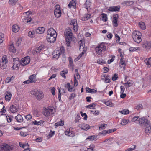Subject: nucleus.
I'll return each mask as SVG.
<instances>
[{"label":"nucleus","instance_id":"1","mask_svg":"<svg viewBox=\"0 0 151 151\" xmlns=\"http://www.w3.org/2000/svg\"><path fill=\"white\" fill-rule=\"evenodd\" d=\"M31 93L32 95L34 96L38 100H41L42 99L44 96V95L42 91L36 89L31 91Z\"/></svg>","mask_w":151,"mask_h":151},{"label":"nucleus","instance_id":"2","mask_svg":"<svg viewBox=\"0 0 151 151\" xmlns=\"http://www.w3.org/2000/svg\"><path fill=\"white\" fill-rule=\"evenodd\" d=\"M64 33L67 44V46H69L70 45V42L72 40L73 33L70 29L65 30Z\"/></svg>","mask_w":151,"mask_h":151},{"label":"nucleus","instance_id":"3","mask_svg":"<svg viewBox=\"0 0 151 151\" xmlns=\"http://www.w3.org/2000/svg\"><path fill=\"white\" fill-rule=\"evenodd\" d=\"M142 34L138 31H135L132 33V37L135 42L139 43L142 41Z\"/></svg>","mask_w":151,"mask_h":151},{"label":"nucleus","instance_id":"4","mask_svg":"<svg viewBox=\"0 0 151 151\" xmlns=\"http://www.w3.org/2000/svg\"><path fill=\"white\" fill-rule=\"evenodd\" d=\"M55 112V110L53 107H49L44 109L43 113L45 116H48L54 114Z\"/></svg>","mask_w":151,"mask_h":151},{"label":"nucleus","instance_id":"5","mask_svg":"<svg viewBox=\"0 0 151 151\" xmlns=\"http://www.w3.org/2000/svg\"><path fill=\"white\" fill-rule=\"evenodd\" d=\"M106 46L104 43H102L98 45L96 47L95 50L97 54L99 55L101 54L102 51L106 50Z\"/></svg>","mask_w":151,"mask_h":151},{"label":"nucleus","instance_id":"6","mask_svg":"<svg viewBox=\"0 0 151 151\" xmlns=\"http://www.w3.org/2000/svg\"><path fill=\"white\" fill-rule=\"evenodd\" d=\"M13 65L12 68L13 70L17 69L19 68V66L20 61L19 59L18 58H14L13 59Z\"/></svg>","mask_w":151,"mask_h":151},{"label":"nucleus","instance_id":"7","mask_svg":"<svg viewBox=\"0 0 151 151\" xmlns=\"http://www.w3.org/2000/svg\"><path fill=\"white\" fill-rule=\"evenodd\" d=\"M60 6L59 5H57L55 7L54 11V14L55 17L57 18L60 17L61 14V10L60 9Z\"/></svg>","mask_w":151,"mask_h":151},{"label":"nucleus","instance_id":"8","mask_svg":"<svg viewBox=\"0 0 151 151\" xmlns=\"http://www.w3.org/2000/svg\"><path fill=\"white\" fill-rule=\"evenodd\" d=\"M11 148L10 146L6 144L0 145V151H10Z\"/></svg>","mask_w":151,"mask_h":151},{"label":"nucleus","instance_id":"9","mask_svg":"<svg viewBox=\"0 0 151 151\" xmlns=\"http://www.w3.org/2000/svg\"><path fill=\"white\" fill-rule=\"evenodd\" d=\"M30 62V58L27 56L22 58L21 60L20 64L22 66H24Z\"/></svg>","mask_w":151,"mask_h":151},{"label":"nucleus","instance_id":"10","mask_svg":"<svg viewBox=\"0 0 151 151\" xmlns=\"http://www.w3.org/2000/svg\"><path fill=\"white\" fill-rule=\"evenodd\" d=\"M139 121L140 124L145 125L146 126L149 125L150 124L148 120L144 117L139 118Z\"/></svg>","mask_w":151,"mask_h":151},{"label":"nucleus","instance_id":"11","mask_svg":"<svg viewBox=\"0 0 151 151\" xmlns=\"http://www.w3.org/2000/svg\"><path fill=\"white\" fill-rule=\"evenodd\" d=\"M119 18V15L116 14L113 15V18L112 19V23L114 26L115 27H116L118 26V21Z\"/></svg>","mask_w":151,"mask_h":151},{"label":"nucleus","instance_id":"12","mask_svg":"<svg viewBox=\"0 0 151 151\" xmlns=\"http://www.w3.org/2000/svg\"><path fill=\"white\" fill-rule=\"evenodd\" d=\"M142 47L146 49H149L151 47V43L146 41H144L142 43Z\"/></svg>","mask_w":151,"mask_h":151},{"label":"nucleus","instance_id":"13","mask_svg":"<svg viewBox=\"0 0 151 151\" xmlns=\"http://www.w3.org/2000/svg\"><path fill=\"white\" fill-rule=\"evenodd\" d=\"M70 24L73 26V29L75 32L78 30V24L77 20L76 19H73L71 20Z\"/></svg>","mask_w":151,"mask_h":151},{"label":"nucleus","instance_id":"14","mask_svg":"<svg viewBox=\"0 0 151 151\" xmlns=\"http://www.w3.org/2000/svg\"><path fill=\"white\" fill-rule=\"evenodd\" d=\"M56 36H54L49 34H47V41L50 43L54 42L56 40Z\"/></svg>","mask_w":151,"mask_h":151},{"label":"nucleus","instance_id":"15","mask_svg":"<svg viewBox=\"0 0 151 151\" xmlns=\"http://www.w3.org/2000/svg\"><path fill=\"white\" fill-rule=\"evenodd\" d=\"M78 126L82 129L86 131L88 130L90 127V126L89 125L86 124H80L78 125Z\"/></svg>","mask_w":151,"mask_h":151},{"label":"nucleus","instance_id":"16","mask_svg":"<svg viewBox=\"0 0 151 151\" xmlns=\"http://www.w3.org/2000/svg\"><path fill=\"white\" fill-rule=\"evenodd\" d=\"M120 6L119 5L117 6H113L109 7L108 10L111 12H119L120 10Z\"/></svg>","mask_w":151,"mask_h":151},{"label":"nucleus","instance_id":"17","mask_svg":"<svg viewBox=\"0 0 151 151\" xmlns=\"http://www.w3.org/2000/svg\"><path fill=\"white\" fill-rule=\"evenodd\" d=\"M47 33V34L57 37V34L56 31L52 28H50L48 29Z\"/></svg>","mask_w":151,"mask_h":151},{"label":"nucleus","instance_id":"18","mask_svg":"<svg viewBox=\"0 0 151 151\" xmlns=\"http://www.w3.org/2000/svg\"><path fill=\"white\" fill-rule=\"evenodd\" d=\"M18 108L17 105H12L10 107L9 110L12 113H15L17 112L18 111Z\"/></svg>","mask_w":151,"mask_h":151},{"label":"nucleus","instance_id":"19","mask_svg":"<svg viewBox=\"0 0 151 151\" xmlns=\"http://www.w3.org/2000/svg\"><path fill=\"white\" fill-rule=\"evenodd\" d=\"M5 100L6 101H9L12 96L11 93L9 91H7L5 92Z\"/></svg>","mask_w":151,"mask_h":151},{"label":"nucleus","instance_id":"20","mask_svg":"<svg viewBox=\"0 0 151 151\" xmlns=\"http://www.w3.org/2000/svg\"><path fill=\"white\" fill-rule=\"evenodd\" d=\"M65 134L68 136L73 137L75 136V133L73 131H70V130H67L65 132Z\"/></svg>","mask_w":151,"mask_h":151},{"label":"nucleus","instance_id":"21","mask_svg":"<svg viewBox=\"0 0 151 151\" xmlns=\"http://www.w3.org/2000/svg\"><path fill=\"white\" fill-rule=\"evenodd\" d=\"M116 129H115V128L110 129L108 130L107 131H106V130H105V131H104L101 132L100 133V134H104V135H105L106 134H107V133H109L115 131H116Z\"/></svg>","mask_w":151,"mask_h":151},{"label":"nucleus","instance_id":"22","mask_svg":"<svg viewBox=\"0 0 151 151\" xmlns=\"http://www.w3.org/2000/svg\"><path fill=\"white\" fill-rule=\"evenodd\" d=\"M35 30L36 34H41L44 33L45 29L43 27H39Z\"/></svg>","mask_w":151,"mask_h":151},{"label":"nucleus","instance_id":"23","mask_svg":"<svg viewBox=\"0 0 151 151\" xmlns=\"http://www.w3.org/2000/svg\"><path fill=\"white\" fill-rule=\"evenodd\" d=\"M15 119L19 123L22 122L23 121V119L20 114H18L15 117Z\"/></svg>","mask_w":151,"mask_h":151},{"label":"nucleus","instance_id":"24","mask_svg":"<svg viewBox=\"0 0 151 151\" xmlns=\"http://www.w3.org/2000/svg\"><path fill=\"white\" fill-rule=\"evenodd\" d=\"M60 55V54L59 51L57 50L54 51L52 54L53 57L57 59H58L59 58Z\"/></svg>","mask_w":151,"mask_h":151},{"label":"nucleus","instance_id":"25","mask_svg":"<svg viewBox=\"0 0 151 151\" xmlns=\"http://www.w3.org/2000/svg\"><path fill=\"white\" fill-rule=\"evenodd\" d=\"M29 78L32 83H35L37 81L36 76L35 74H32L29 77Z\"/></svg>","mask_w":151,"mask_h":151},{"label":"nucleus","instance_id":"26","mask_svg":"<svg viewBox=\"0 0 151 151\" xmlns=\"http://www.w3.org/2000/svg\"><path fill=\"white\" fill-rule=\"evenodd\" d=\"M122 83L125 86L126 88L130 87L133 85L132 81L131 80L128 81L127 83Z\"/></svg>","mask_w":151,"mask_h":151},{"label":"nucleus","instance_id":"27","mask_svg":"<svg viewBox=\"0 0 151 151\" xmlns=\"http://www.w3.org/2000/svg\"><path fill=\"white\" fill-rule=\"evenodd\" d=\"M36 32L35 30L30 31L28 33V36L30 37H33L35 36Z\"/></svg>","mask_w":151,"mask_h":151},{"label":"nucleus","instance_id":"28","mask_svg":"<svg viewBox=\"0 0 151 151\" xmlns=\"http://www.w3.org/2000/svg\"><path fill=\"white\" fill-rule=\"evenodd\" d=\"M44 45H41L39 47L37 48L35 50V52H33V53H39L42 50L44 49Z\"/></svg>","mask_w":151,"mask_h":151},{"label":"nucleus","instance_id":"29","mask_svg":"<svg viewBox=\"0 0 151 151\" xmlns=\"http://www.w3.org/2000/svg\"><path fill=\"white\" fill-rule=\"evenodd\" d=\"M20 29V27L17 24L14 25L12 27V31L15 32H18Z\"/></svg>","mask_w":151,"mask_h":151},{"label":"nucleus","instance_id":"30","mask_svg":"<svg viewBox=\"0 0 151 151\" xmlns=\"http://www.w3.org/2000/svg\"><path fill=\"white\" fill-rule=\"evenodd\" d=\"M65 86L67 87L68 90L69 92L73 91L74 90L73 86H71L69 83L65 85Z\"/></svg>","mask_w":151,"mask_h":151},{"label":"nucleus","instance_id":"31","mask_svg":"<svg viewBox=\"0 0 151 151\" xmlns=\"http://www.w3.org/2000/svg\"><path fill=\"white\" fill-rule=\"evenodd\" d=\"M151 132V127L150 124L149 125L146 126L145 132L146 134H148Z\"/></svg>","mask_w":151,"mask_h":151},{"label":"nucleus","instance_id":"32","mask_svg":"<svg viewBox=\"0 0 151 151\" xmlns=\"http://www.w3.org/2000/svg\"><path fill=\"white\" fill-rule=\"evenodd\" d=\"M32 20V18L28 16L23 19L22 21L24 23H28L31 22Z\"/></svg>","mask_w":151,"mask_h":151},{"label":"nucleus","instance_id":"33","mask_svg":"<svg viewBox=\"0 0 151 151\" xmlns=\"http://www.w3.org/2000/svg\"><path fill=\"white\" fill-rule=\"evenodd\" d=\"M80 45L79 49L81 50L84 48L85 46V43L83 40H81L79 42Z\"/></svg>","mask_w":151,"mask_h":151},{"label":"nucleus","instance_id":"34","mask_svg":"<svg viewBox=\"0 0 151 151\" xmlns=\"http://www.w3.org/2000/svg\"><path fill=\"white\" fill-rule=\"evenodd\" d=\"M145 62L146 64L149 67L151 66V57L148 59H146Z\"/></svg>","mask_w":151,"mask_h":151},{"label":"nucleus","instance_id":"35","mask_svg":"<svg viewBox=\"0 0 151 151\" xmlns=\"http://www.w3.org/2000/svg\"><path fill=\"white\" fill-rule=\"evenodd\" d=\"M9 49L10 52H14L16 51V49L15 48L14 45L13 44L11 45H9Z\"/></svg>","mask_w":151,"mask_h":151},{"label":"nucleus","instance_id":"36","mask_svg":"<svg viewBox=\"0 0 151 151\" xmlns=\"http://www.w3.org/2000/svg\"><path fill=\"white\" fill-rule=\"evenodd\" d=\"M86 92L87 93H96L97 92V91L94 89H91L88 87H86Z\"/></svg>","mask_w":151,"mask_h":151},{"label":"nucleus","instance_id":"37","mask_svg":"<svg viewBox=\"0 0 151 151\" xmlns=\"http://www.w3.org/2000/svg\"><path fill=\"white\" fill-rule=\"evenodd\" d=\"M68 73V70H63L61 71L60 72V75L62 77L64 78L65 79L66 78V76H65V74H67Z\"/></svg>","mask_w":151,"mask_h":151},{"label":"nucleus","instance_id":"38","mask_svg":"<svg viewBox=\"0 0 151 151\" xmlns=\"http://www.w3.org/2000/svg\"><path fill=\"white\" fill-rule=\"evenodd\" d=\"M134 3V1H124L123 2L124 5L126 6H129L132 5Z\"/></svg>","mask_w":151,"mask_h":151},{"label":"nucleus","instance_id":"39","mask_svg":"<svg viewBox=\"0 0 151 151\" xmlns=\"http://www.w3.org/2000/svg\"><path fill=\"white\" fill-rule=\"evenodd\" d=\"M139 26L142 29H145L146 28V26L145 23L143 22H140L139 24Z\"/></svg>","mask_w":151,"mask_h":151},{"label":"nucleus","instance_id":"40","mask_svg":"<svg viewBox=\"0 0 151 151\" xmlns=\"http://www.w3.org/2000/svg\"><path fill=\"white\" fill-rule=\"evenodd\" d=\"M129 122V120L123 119L122 120L121 124L122 125H124L127 124Z\"/></svg>","mask_w":151,"mask_h":151},{"label":"nucleus","instance_id":"41","mask_svg":"<svg viewBox=\"0 0 151 151\" xmlns=\"http://www.w3.org/2000/svg\"><path fill=\"white\" fill-rule=\"evenodd\" d=\"M104 103L106 105L110 107H113L114 105V104L109 101H107L104 102Z\"/></svg>","mask_w":151,"mask_h":151},{"label":"nucleus","instance_id":"42","mask_svg":"<svg viewBox=\"0 0 151 151\" xmlns=\"http://www.w3.org/2000/svg\"><path fill=\"white\" fill-rule=\"evenodd\" d=\"M18 0H9V4L12 6L15 5Z\"/></svg>","mask_w":151,"mask_h":151},{"label":"nucleus","instance_id":"43","mask_svg":"<svg viewBox=\"0 0 151 151\" xmlns=\"http://www.w3.org/2000/svg\"><path fill=\"white\" fill-rule=\"evenodd\" d=\"M119 112L123 114L126 115L129 113V111L128 110H125V109H123L121 111H119Z\"/></svg>","mask_w":151,"mask_h":151},{"label":"nucleus","instance_id":"44","mask_svg":"<svg viewBox=\"0 0 151 151\" xmlns=\"http://www.w3.org/2000/svg\"><path fill=\"white\" fill-rule=\"evenodd\" d=\"M96 137L94 135L90 136L88 137L86 140L90 141L96 139Z\"/></svg>","mask_w":151,"mask_h":151},{"label":"nucleus","instance_id":"45","mask_svg":"<svg viewBox=\"0 0 151 151\" xmlns=\"http://www.w3.org/2000/svg\"><path fill=\"white\" fill-rule=\"evenodd\" d=\"M7 63L1 62L0 63V68L1 69H4L6 67Z\"/></svg>","mask_w":151,"mask_h":151},{"label":"nucleus","instance_id":"46","mask_svg":"<svg viewBox=\"0 0 151 151\" xmlns=\"http://www.w3.org/2000/svg\"><path fill=\"white\" fill-rule=\"evenodd\" d=\"M76 4L74 0L71 1L68 5V7L69 8H71L72 6H74Z\"/></svg>","mask_w":151,"mask_h":151},{"label":"nucleus","instance_id":"47","mask_svg":"<svg viewBox=\"0 0 151 151\" xmlns=\"http://www.w3.org/2000/svg\"><path fill=\"white\" fill-rule=\"evenodd\" d=\"M90 2L86 1L84 4V7L86 9H88V8L90 7Z\"/></svg>","mask_w":151,"mask_h":151},{"label":"nucleus","instance_id":"48","mask_svg":"<svg viewBox=\"0 0 151 151\" xmlns=\"http://www.w3.org/2000/svg\"><path fill=\"white\" fill-rule=\"evenodd\" d=\"M58 50L59 51L60 54L64 55L65 49L63 47H61L60 50Z\"/></svg>","mask_w":151,"mask_h":151},{"label":"nucleus","instance_id":"49","mask_svg":"<svg viewBox=\"0 0 151 151\" xmlns=\"http://www.w3.org/2000/svg\"><path fill=\"white\" fill-rule=\"evenodd\" d=\"M43 121L41 120L39 121H37L35 120L33 122V123L35 125H40V124L43 123Z\"/></svg>","mask_w":151,"mask_h":151},{"label":"nucleus","instance_id":"50","mask_svg":"<svg viewBox=\"0 0 151 151\" xmlns=\"http://www.w3.org/2000/svg\"><path fill=\"white\" fill-rule=\"evenodd\" d=\"M102 20L104 22H106L107 20V15L103 13L102 14Z\"/></svg>","mask_w":151,"mask_h":151},{"label":"nucleus","instance_id":"51","mask_svg":"<svg viewBox=\"0 0 151 151\" xmlns=\"http://www.w3.org/2000/svg\"><path fill=\"white\" fill-rule=\"evenodd\" d=\"M124 56H122V57L121 58L120 60V64L122 65H124L125 66L126 65V64L125 63V61L124 60Z\"/></svg>","mask_w":151,"mask_h":151},{"label":"nucleus","instance_id":"52","mask_svg":"<svg viewBox=\"0 0 151 151\" xmlns=\"http://www.w3.org/2000/svg\"><path fill=\"white\" fill-rule=\"evenodd\" d=\"M4 39V35L3 34L0 33V44L2 43Z\"/></svg>","mask_w":151,"mask_h":151},{"label":"nucleus","instance_id":"53","mask_svg":"<svg viewBox=\"0 0 151 151\" xmlns=\"http://www.w3.org/2000/svg\"><path fill=\"white\" fill-rule=\"evenodd\" d=\"M2 61L1 62H4L5 63H7V59L6 56V55H4L2 58Z\"/></svg>","mask_w":151,"mask_h":151},{"label":"nucleus","instance_id":"54","mask_svg":"<svg viewBox=\"0 0 151 151\" xmlns=\"http://www.w3.org/2000/svg\"><path fill=\"white\" fill-rule=\"evenodd\" d=\"M81 115L82 117L84 116V117L83 118V119L84 120H86L87 119V116L86 114V113H83L81 111L80 112Z\"/></svg>","mask_w":151,"mask_h":151},{"label":"nucleus","instance_id":"55","mask_svg":"<svg viewBox=\"0 0 151 151\" xmlns=\"http://www.w3.org/2000/svg\"><path fill=\"white\" fill-rule=\"evenodd\" d=\"M142 106L141 104H138L137 106H136L135 108L137 110L142 109Z\"/></svg>","mask_w":151,"mask_h":151},{"label":"nucleus","instance_id":"56","mask_svg":"<svg viewBox=\"0 0 151 151\" xmlns=\"http://www.w3.org/2000/svg\"><path fill=\"white\" fill-rule=\"evenodd\" d=\"M91 17V15L89 14H87L84 16V20H86L89 19Z\"/></svg>","mask_w":151,"mask_h":151},{"label":"nucleus","instance_id":"57","mask_svg":"<svg viewBox=\"0 0 151 151\" xmlns=\"http://www.w3.org/2000/svg\"><path fill=\"white\" fill-rule=\"evenodd\" d=\"M97 62L98 63L101 64H103L105 63L104 60L102 59H98L97 61Z\"/></svg>","mask_w":151,"mask_h":151},{"label":"nucleus","instance_id":"58","mask_svg":"<svg viewBox=\"0 0 151 151\" xmlns=\"http://www.w3.org/2000/svg\"><path fill=\"white\" fill-rule=\"evenodd\" d=\"M95 105L94 103H92L89 105L86 106V107L87 108L93 109V105Z\"/></svg>","mask_w":151,"mask_h":151},{"label":"nucleus","instance_id":"59","mask_svg":"<svg viewBox=\"0 0 151 151\" xmlns=\"http://www.w3.org/2000/svg\"><path fill=\"white\" fill-rule=\"evenodd\" d=\"M58 92H59L58 95V98L59 99V101H60V100H61V93H60L61 90H60V88H58Z\"/></svg>","mask_w":151,"mask_h":151},{"label":"nucleus","instance_id":"60","mask_svg":"<svg viewBox=\"0 0 151 151\" xmlns=\"http://www.w3.org/2000/svg\"><path fill=\"white\" fill-rule=\"evenodd\" d=\"M90 111L93 114L95 115H98L99 114V112L98 111L91 110Z\"/></svg>","mask_w":151,"mask_h":151},{"label":"nucleus","instance_id":"61","mask_svg":"<svg viewBox=\"0 0 151 151\" xmlns=\"http://www.w3.org/2000/svg\"><path fill=\"white\" fill-rule=\"evenodd\" d=\"M107 125L105 124H103L101 125L100 126H99V130H101L103 129H105V125Z\"/></svg>","mask_w":151,"mask_h":151},{"label":"nucleus","instance_id":"62","mask_svg":"<svg viewBox=\"0 0 151 151\" xmlns=\"http://www.w3.org/2000/svg\"><path fill=\"white\" fill-rule=\"evenodd\" d=\"M21 39H18L16 41V45L19 46L21 44Z\"/></svg>","mask_w":151,"mask_h":151},{"label":"nucleus","instance_id":"63","mask_svg":"<svg viewBox=\"0 0 151 151\" xmlns=\"http://www.w3.org/2000/svg\"><path fill=\"white\" fill-rule=\"evenodd\" d=\"M118 77L117 76V74H115L113 76H112V79L113 81H115L118 78Z\"/></svg>","mask_w":151,"mask_h":151},{"label":"nucleus","instance_id":"64","mask_svg":"<svg viewBox=\"0 0 151 151\" xmlns=\"http://www.w3.org/2000/svg\"><path fill=\"white\" fill-rule=\"evenodd\" d=\"M76 96V94L74 93H72L69 96V99L71 100L72 99L74 98Z\"/></svg>","mask_w":151,"mask_h":151}]
</instances>
